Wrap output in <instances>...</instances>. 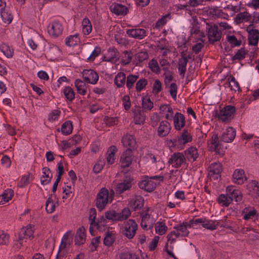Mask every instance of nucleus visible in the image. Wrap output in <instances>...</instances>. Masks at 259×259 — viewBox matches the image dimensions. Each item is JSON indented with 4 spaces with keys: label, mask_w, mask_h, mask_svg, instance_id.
Wrapping results in <instances>:
<instances>
[{
    "label": "nucleus",
    "mask_w": 259,
    "mask_h": 259,
    "mask_svg": "<svg viewBox=\"0 0 259 259\" xmlns=\"http://www.w3.org/2000/svg\"><path fill=\"white\" fill-rule=\"evenodd\" d=\"M112 194L109 195L108 190L103 188L98 193L96 199V206L100 210H102L105 208L107 204L111 202L113 200V194L114 192L112 191Z\"/></svg>",
    "instance_id": "f257e3e1"
},
{
    "label": "nucleus",
    "mask_w": 259,
    "mask_h": 259,
    "mask_svg": "<svg viewBox=\"0 0 259 259\" xmlns=\"http://www.w3.org/2000/svg\"><path fill=\"white\" fill-rule=\"evenodd\" d=\"M236 112V108L232 105H227L220 109L216 113V116L219 120L224 122L229 123L233 118Z\"/></svg>",
    "instance_id": "f03ea898"
},
{
    "label": "nucleus",
    "mask_w": 259,
    "mask_h": 259,
    "mask_svg": "<svg viewBox=\"0 0 259 259\" xmlns=\"http://www.w3.org/2000/svg\"><path fill=\"white\" fill-rule=\"evenodd\" d=\"M138 226L135 220L130 219L124 222L121 228V234L127 238L131 239L134 237Z\"/></svg>",
    "instance_id": "7ed1b4c3"
},
{
    "label": "nucleus",
    "mask_w": 259,
    "mask_h": 259,
    "mask_svg": "<svg viewBox=\"0 0 259 259\" xmlns=\"http://www.w3.org/2000/svg\"><path fill=\"white\" fill-rule=\"evenodd\" d=\"M192 141V137L190 134L186 130H184L181 135L177 138L171 140L169 143L171 146L175 147L179 150L184 148V145Z\"/></svg>",
    "instance_id": "20e7f679"
},
{
    "label": "nucleus",
    "mask_w": 259,
    "mask_h": 259,
    "mask_svg": "<svg viewBox=\"0 0 259 259\" xmlns=\"http://www.w3.org/2000/svg\"><path fill=\"white\" fill-rule=\"evenodd\" d=\"M152 210L150 208H148L146 210H143L141 213L142 218L141 226L146 230H149L153 227L155 220L151 217Z\"/></svg>",
    "instance_id": "39448f33"
},
{
    "label": "nucleus",
    "mask_w": 259,
    "mask_h": 259,
    "mask_svg": "<svg viewBox=\"0 0 259 259\" xmlns=\"http://www.w3.org/2000/svg\"><path fill=\"white\" fill-rule=\"evenodd\" d=\"M72 236L73 234L70 231H68L64 235L56 256V259H62L66 254L67 252H66L65 249L67 245L69 246L70 245L71 240L69 239V237L72 238Z\"/></svg>",
    "instance_id": "423d86ee"
},
{
    "label": "nucleus",
    "mask_w": 259,
    "mask_h": 259,
    "mask_svg": "<svg viewBox=\"0 0 259 259\" xmlns=\"http://www.w3.org/2000/svg\"><path fill=\"white\" fill-rule=\"evenodd\" d=\"M248 32V39L249 44L252 46H255L257 44L259 39V31L257 29H254V25L250 24L246 28Z\"/></svg>",
    "instance_id": "0eeeda50"
},
{
    "label": "nucleus",
    "mask_w": 259,
    "mask_h": 259,
    "mask_svg": "<svg viewBox=\"0 0 259 259\" xmlns=\"http://www.w3.org/2000/svg\"><path fill=\"white\" fill-rule=\"evenodd\" d=\"M186 162V159L182 153L177 152L171 155L168 160V162L175 168L181 167Z\"/></svg>",
    "instance_id": "6e6552de"
},
{
    "label": "nucleus",
    "mask_w": 259,
    "mask_h": 259,
    "mask_svg": "<svg viewBox=\"0 0 259 259\" xmlns=\"http://www.w3.org/2000/svg\"><path fill=\"white\" fill-rule=\"evenodd\" d=\"M206 29H208L207 34L210 42L213 43L220 40L222 33L221 31L219 30L218 26L216 25H208Z\"/></svg>",
    "instance_id": "1a4fd4ad"
},
{
    "label": "nucleus",
    "mask_w": 259,
    "mask_h": 259,
    "mask_svg": "<svg viewBox=\"0 0 259 259\" xmlns=\"http://www.w3.org/2000/svg\"><path fill=\"white\" fill-rule=\"evenodd\" d=\"M208 148L210 151H215L217 153L223 155L224 153L223 148L220 143L219 139L217 135H213L208 141Z\"/></svg>",
    "instance_id": "9d476101"
},
{
    "label": "nucleus",
    "mask_w": 259,
    "mask_h": 259,
    "mask_svg": "<svg viewBox=\"0 0 259 259\" xmlns=\"http://www.w3.org/2000/svg\"><path fill=\"white\" fill-rule=\"evenodd\" d=\"M222 170V165L220 162H214L208 167V176L210 179L218 180L221 177Z\"/></svg>",
    "instance_id": "9b49d317"
},
{
    "label": "nucleus",
    "mask_w": 259,
    "mask_h": 259,
    "mask_svg": "<svg viewBox=\"0 0 259 259\" xmlns=\"http://www.w3.org/2000/svg\"><path fill=\"white\" fill-rule=\"evenodd\" d=\"M62 25L58 21H54L50 23L48 27L49 34L54 37L60 35L63 31Z\"/></svg>",
    "instance_id": "f8f14e48"
},
{
    "label": "nucleus",
    "mask_w": 259,
    "mask_h": 259,
    "mask_svg": "<svg viewBox=\"0 0 259 259\" xmlns=\"http://www.w3.org/2000/svg\"><path fill=\"white\" fill-rule=\"evenodd\" d=\"M34 230V226L31 225L21 228L19 233V239L20 245L22 244L21 241L23 239L33 237Z\"/></svg>",
    "instance_id": "ddd939ff"
},
{
    "label": "nucleus",
    "mask_w": 259,
    "mask_h": 259,
    "mask_svg": "<svg viewBox=\"0 0 259 259\" xmlns=\"http://www.w3.org/2000/svg\"><path fill=\"white\" fill-rule=\"evenodd\" d=\"M82 77L86 82L93 84H96L99 79L98 74L91 69L84 70L82 72Z\"/></svg>",
    "instance_id": "4468645a"
},
{
    "label": "nucleus",
    "mask_w": 259,
    "mask_h": 259,
    "mask_svg": "<svg viewBox=\"0 0 259 259\" xmlns=\"http://www.w3.org/2000/svg\"><path fill=\"white\" fill-rule=\"evenodd\" d=\"M119 57V53L114 48H110L103 57V61L115 63Z\"/></svg>",
    "instance_id": "2eb2a0df"
},
{
    "label": "nucleus",
    "mask_w": 259,
    "mask_h": 259,
    "mask_svg": "<svg viewBox=\"0 0 259 259\" xmlns=\"http://www.w3.org/2000/svg\"><path fill=\"white\" fill-rule=\"evenodd\" d=\"M171 128L170 123L166 120H162L159 123L157 128V135L160 137L167 136L170 133Z\"/></svg>",
    "instance_id": "dca6fc26"
},
{
    "label": "nucleus",
    "mask_w": 259,
    "mask_h": 259,
    "mask_svg": "<svg viewBox=\"0 0 259 259\" xmlns=\"http://www.w3.org/2000/svg\"><path fill=\"white\" fill-rule=\"evenodd\" d=\"M126 34L131 37L138 39H142L147 35V31L143 28L128 29Z\"/></svg>",
    "instance_id": "f3484780"
},
{
    "label": "nucleus",
    "mask_w": 259,
    "mask_h": 259,
    "mask_svg": "<svg viewBox=\"0 0 259 259\" xmlns=\"http://www.w3.org/2000/svg\"><path fill=\"white\" fill-rule=\"evenodd\" d=\"M247 178L244 170L242 169H236L233 174V182L238 185L243 184Z\"/></svg>",
    "instance_id": "a211bd4d"
},
{
    "label": "nucleus",
    "mask_w": 259,
    "mask_h": 259,
    "mask_svg": "<svg viewBox=\"0 0 259 259\" xmlns=\"http://www.w3.org/2000/svg\"><path fill=\"white\" fill-rule=\"evenodd\" d=\"M236 136V130L232 127H228L223 133L221 139L226 143L232 142Z\"/></svg>",
    "instance_id": "6ab92c4d"
},
{
    "label": "nucleus",
    "mask_w": 259,
    "mask_h": 259,
    "mask_svg": "<svg viewBox=\"0 0 259 259\" xmlns=\"http://www.w3.org/2000/svg\"><path fill=\"white\" fill-rule=\"evenodd\" d=\"M174 125L175 128L177 131L181 130L185 125V117L183 114L181 113L177 112L173 117Z\"/></svg>",
    "instance_id": "aec40b11"
},
{
    "label": "nucleus",
    "mask_w": 259,
    "mask_h": 259,
    "mask_svg": "<svg viewBox=\"0 0 259 259\" xmlns=\"http://www.w3.org/2000/svg\"><path fill=\"white\" fill-rule=\"evenodd\" d=\"M156 183L151 179L146 178L139 183V187L147 192H152L156 187Z\"/></svg>",
    "instance_id": "412c9836"
},
{
    "label": "nucleus",
    "mask_w": 259,
    "mask_h": 259,
    "mask_svg": "<svg viewBox=\"0 0 259 259\" xmlns=\"http://www.w3.org/2000/svg\"><path fill=\"white\" fill-rule=\"evenodd\" d=\"M133 160L132 151L130 150H126L122 154L120 162L122 167H128L130 166Z\"/></svg>",
    "instance_id": "4be33fe9"
},
{
    "label": "nucleus",
    "mask_w": 259,
    "mask_h": 259,
    "mask_svg": "<svg viewBox=\"0 0 259 259\" xmlns=\"http://www.w3.org/2000/svg\"><path fill=\"white\" fill-rule=\"evenodd\" d=\"M181 56V57L179 59L178 62V71L180 75L184 77L186 71L188 59L185 52H182Z\"/></svg>",
    "instance_id": "5701e85b"
},
{
    "label": "nucleus",
    "mask_w": 259,
    "mask_h": 259,
    "mask_svg": "<svg viewBox=\"0 0 259 259\" xmlns=\"http://www.w3.org/2000/svg\"><path fill=\"white\" fill-rule=\"evenodd\" d=\"M189 225L188 222H183L181 224L175 225L174 227L175 231L176 232L178 236L180 237H186L189 234L188 228Z\"/></svg>",
    "instance_id": "b1692460"
},
{
    "label": "nucleus",
    "mask_w": 259,
    "mask_h": 259,
    "mask_svg": "<svg viewBox=\"0 0 259 259\" xmlns=\"http://www.w3.org/2000/svg\"><path fill=\"white\" fill-rule=\"evenodd\" d=\"M123 145L127 148L126 150H130L131 151L135 149L136 146V141L134 137L131 135L127 134L123 136L122 139Z\"/></svg>",
    "instance_id": "393cba45"
},
{
    "label": "nucleus",
    "mask_w": 259,
    "mask_h": 259,
    "mask_svg": "<svg viewBox=\"0 0 259 259\" xmlns=\"http://www.w3.org/2000/svg\"><path fill=\"white\" fill-rule=\"evenodd\" d=\"M134 113V120L136 124H144L146 115L144 112L139 107H136L133 109Z\"/></svg>",
    "instance_id": "a878e982"
},
{
    "label": "nucleus",
    "mask_w": 259,
    "mask_h": 259,
    "mask_svg": "<svg viewBox=\"0 0 259 259\" xmlns=\"http://www.w3.org/2000/svg\"><path fill=\"white\" fill-rule=\"evenodd\" d=\"M252 18V15L248 12L245 11L238 13L235 18V21L237 24H240L245 22H249L251 23Z\"/></svg>",
    "instance_id": "bb28decb"
},
{
    "label": "nucleus",
    "mask_w": 259,
    "mask_h": 259,
    "mask_svg": "<svg viewBox=\"0 0 259 259\" xmlns=\"http://www.w3.org/2000/svg\"><path fill=\"white\" fill-rule=\"evenodd\" d=\"M110 9L112 12L117 15H124L127 12V8L125 6L117 3L112 4Z\"/></svg>",
    "instance_id": "cd10ccee"
},
{
    "label": "nucleus",
    "mask_w": 259,
    "mask_h": 259,
    "mask_svg": "<svg viewBox=\"0 0 259 259\" xmlns=\"http://www.w3.org/2000/svg\"><path fill=\"white\" fill-rule=\"evenodd\" d=\"M186 159L187 158L191 162H194L196 160L198 157L197 149L194 147H191L185 151Z\"/></svg>",
    "instance_id": "c85d7f7f"
},
{
    "label": "nucleus",
    "mask_w": 259,
    "mask_h": 259,
    "mask_svg": "<svg viewBox=\"0 0 259 259\" xmlns=\"http://www.w3.org/2000/svg\"><path fill=\"white\" fill-rule=\"evenodd\" d=\"M85 241V229L83 227L79 228L76 234L75 243L77 245L83 244Z\"/></svg>",
    "instance_id": "c756f323"
},
{
    "label": "nucleus",
    "mask_w": 259,
    "mask_h": 259,
    "mask_svg": "<svg viewBox=\"0 0 259 259\" xmlns=\"http://www.w3.org/2000/svg\"><path fill=\"white\" fill-rule=\"evenodd\" d=\"M247 189L253 196H259V184L256 181H251L246 185Z\"/></svg>",
    "instance_id": "7c9ffc66"
},
{
    "label": "nucleus",
    "mask_w": 259,
    "mask_h": 259,
    "mask_svg": "<svg viewBox=\"0 0 259 259\" xmlns=\"http://www.w3.org/2000/svg\"><path fill=\"white\" fill-rule=\"evenodd\" d=\"M53 174L50 168L48 167H44L42 168V176L41 177L40 181L42 185H47L49 184L52 178Z\"/></svg>",
    "instance_id": "2f4dec72"
},
{
    "label": "nucleus",
    "mask_w": 259,
    "mask_h": 259,
    "mask_svg": "<svg viewBox=\"0 0 259 259\" xmlns=\"http://www.w3.org/2000/svg\"><path fill=\"white\" fill-rule=\"evenodd\" d=\"M126 79L125 74L123 72H119L115 75L114 82L117 87L120 88L124 86Z\"/></svg>",
    "instance_id": "473e14b6"
},
{
    "label": "nucleus",
    "mask_w": 259,
    "mask_h": 259,
    "mask_svg": "<svg viewBox=\"0 0 259 259\" xmlns=\"http://www.w3.org/2000/svg\"><path fill=\"white\" fill-rule=\"evenodd\" d=\"M77 92L81 95H85L87 93L88 87L83 81L76 79L74 82Z\"/></svg>",
    "instance_id": "72a5a7b5"
},
{
    "label": "nucleus",
    "mask_w": 259,
    "mask_h": 259,
    "mask_svg": "<svg viewBox=\"0 0 259 259\" xmlns=\"http://www.w3.org/2000/svg\"><path fill=\"white\" fill-rule=\"evenodd\" d=\"M132 183L129 181H123L118 183L115 188V191L117 193L121 194L124 191L129 190L132 187Z\"/></svg>",
    "instance_id": "f704fd0d"
},
{
    "label": "nucleus",
    "mask_w": 259,
    "mask_h": 259,
    "mask_svg": "<svg viewBox=\"0 0 259 259\" xmlns=\"http://www.w3.org/2000/svg\"><path fill=\"white\" fill-rule=\"evenodd\" d=\"M143 204L144 199L140 196H135L130 201V205L134 210L142 207Z\"/></svg>",
    "instance_id": "c9c22d12"
},
{
    "label": "nucleus",
    "mask_w": 259,
    "mask_h": 259,
    "mask_svg": "<svg viewBox=\"0 0 259 259\" xmlns=\"http://www.w3.org/2000/svg\"><path fill=\"white\" fill-rule=\"evenodd\" d=\"M1 18L5 23L10 24L13 20V16L8 9L4 8L0 11Z\"/></svg>",
    "instance_id": "e433bc0d"
},
{
    "label": "nucleus",
    "mask_w": 259,
    "mask_h": 259,
    "mask_svg": "<svg viewBox=\"0 0 259 259\" xmlns=\"http://www.w3.org/2000/svg\"><path fill=\"white\" fill-rule=\"evenodd\" d=\"M82 32L84 35L89 34L92 30V26L90 20L85 18L83 19L81 23Z\"/></svg>",
    "instance_id": "4c0bfd02"
},
{
    "label": "nucleus",
    "mask_w": 259,
    "mask_h": 259,
    "mask_svg": "<svg viewBox=\"0 0 259 259\" xmlns=\"http://www.w3.org/2000/svg\"><path fill=\"white\" fill-rule=\"evenodd\" d=\"M218 203L224 207L228 206L232 202V199L230 196L226 194H221L217 198Z\"/></svg>",
    "instance_id": "58836bf2"
},
{
    "label": "nucleus",
    "mask_w": 259,
    "mask_h": 259,
    "mask_svg": "<svg viewBox=\"0 0 259 259\" xmlns=\"http://www.w3.org/2000/svg\"><path fill=\"white\" fill-rule=\"evenodd\" d=\"M117 149L114 146H111L107 151V161L109 164H112L114 162L115 154L117 152Z\"/></svg>",
    "instance_id": "ea45409f"
},
{
    "label": "nucleus",
    "mask_w": 259,
    "mask_h": 259,
    "mask_svg": "<svg viewBox=\"0 0 259 259\" xmlns=\"http://www.w3.org/2000/svg\"><path fill=\"white\" fill-rule=\"evenodd\" d=\"M0 50L7 58L13 57L14 50L9 45L5 43L1 44Z\"/></svg>",
    "instance_id": "a19ab883"
},
{
    "label": "nucleus",
    "mask_w": 259,
    "mask_h": 259,
    "mask_svg": "<svg viewBox=\"0 0 259 259\" xmlns=\"http://www.w3.org/2000/svg\"><path fill=\"white\" fill-rule=\"evenodd\" d=\"M80 38L79 34L76 33L74 35H70L66 38L65 44L67 46L71 47L74 46L79 42Z\"/></svg>",
    "instance_id": "79ce46f5"
},
{
    "label": "nucleus",
    "mask_w": 259,
    "mask_h": 259,
    "mask_svg": "<svg viewBox=\"0 0 259 259\" xmlns=\"http://www.w3.org/2000/svg\"><path fill=\"white\" fill-rule=\"evenodd\" d=\"M139 78V76L131 74L126 77V86L128 90L133 88L134 85L137 80Z\"/></svg>",
    "instance_id": "37998d69"
},
{
    "label": "nucleus",
    "mask_w": 259,
    "mask_h": 259,
    "mask_svg": "<svg viewBox=\"0 0 259 259\" xmlns=\"http://www.w3.org/2000/svg\"><path fill=\"white\" fill-rule=\"evenodd\" d=\"M203 222L202 226L207 229L210 230H214L217 229V226L219 225V222L215 223V222L210 220H206L205 219H203Z\"/></svg>",
    "instance_id": "c03bdc74"
},
{
    "label": "nucleus",
    "mask_w": 259,
    "mask_h": 259,
    "mask_svg": "<svg viewBox=\"0 0 259 259\" xmlns=\"http://www.w3.org/2000/svg\"><path fill=\"white\" fill-rule=\"evenodd\" d=\"M72 124L70 121H67L64 122L61 126V132L64 135H68L72 133Z\"/></svg>",
    "instance_id": "a18cd8bd"
},
{
    "label": "nucleus",
    "mask_w": 259,
    "mask_h": 259,
    "mask_svg": "<svg viewBox=\"0 0 259 259\" xmlns=\"http://www.w3.org/2000/svg\"><path fill=\"white\" fill-rule=\"evenodd\" d=\"M56 208V205L53 199V195H51L47 199L46 203V209L47 212L53 213Z\"/></svg>",
    "instance_id": "49530a36"
},
{
    "label": "nucleus",
    "mask_w": 259,
    "mask_h": 259,
    "mask_svg": "<svg viewBox=\"0 0 259 259\" xmlns=\"http://www.w3.org/2000/svg\"><path fill=\"white\" fill-rule=\"evenodd\" d=\"M14 195V191L11 189L6 190L3 193L0 195L3 203H6L11 200Z\"/></svg>",
    "instance_id": "de8ad7c7"
},
{
    "label": "nucleus",
    "mask_w": 259,
    "mask_h": 259,
    "mask_svg": "<svg viewBox=\"0 0 259 259\" xmlns=\"http://www.w3.org/2000/svg\"><path fill=\"white\" fill-rule=\"evenodd\" d=\"M167 227L163 222H158L155 224V231L157 234L162 235L166 233Z\"/></svg>",
    "instance_id": "09e8293b"
},
{
    "label": "nucleus",
    "mask_w": 259,
    "mask_h": 259,
    "mask_svg": "<svg viewBox=\"0 0 259 259\" xmlns=\"http://www.w3.org/2000/svg\"><path fill=\"white\" fill-rule=\"evenodd\" d=\"M96 214H97V211L95 208H92L90 210L89 212V220L90 221V223H91V225H93V223H99V224L102 223V220H105V219L103 217H102L101 219V221H96Z\"/></svg>",
    "instance_id": "8fccbe9b"
},
{
    "label": "nucleus",
    "mask_w": 259,
    "mask_h": 259,
    "mask_svg": "<svg viewBox=\"0 0 259 259\" xmlns=\"http://www.w3.org/2000/svg\"><path fill=\"white\" fill-rule=\"evenodd\" d=\"M63 93L66 99L72 101L75 98V93L73 90L70 87H66L63 90Z\"/></svg>",
    "instance_id": "3c124183"
},
{
    "label": "nucleus",
    "mask_w": 259,
    "mask_h": 259,
    "mask_svg": "<svg viewBox=\"0 0 259 259\" xmlns=\"http://www.w3.org/2000/svg\"><path fill=\"white\" fill-rule=\"evenodd\" d=\"M118 221H122L126 220L131 214L130 210L128 208H123L121 212H117Z\"/></svg>",
    "instance_id": "603ef678"
},
{
    "label": "nucleus",
    "mask_w": 259,
    "mask_h": 259,
    "mask_svg": "<svg viewBox=\"0 0 259 259\" xmlns=\"http://www.w3.org/2000/svg\"><path fill=\"white\" fill-rule=\"evenodd\" d=\"M148 84V81L145 78L139 79L136 84V90L137 92H140L143 90Z\"/></svg>",
    "instance_id": "864d4df0"
},
{
    "label": "nucleus",
    "mask_w": 259,
    "mask_h": 259,
    "mask_svg": "<svg viewBox=\"0 0 259 259\" xmlns=\"http://www.w3.org/2000/svg\"><path fill=\"white\" fill-rule=\"evenodd\" d=\"M229 87L232 91H237L239 90V85L238 82L236 81L235 77L230 76L229 78Z\"/></svg>",
    "instance_id": "5fc2aeb1"
},
{
    "label": "nucleus",
    "mask_w": 259,
    "mask_h": 259,
    "mask_svg": "<svg viewBox=\"0 0 259 259\" xmlns=\"http://www.w3.org/2000/svg\"><path fill=\"white\" fill-rule=\"evenodd\" d=\"M115 240V237L110 232H108L104 239V244L107 246H111Z\"/></svg>",
    "instance_id": "6e6d98bb"
},
{
    "label": "nucleus",
    "mask_w": 259,
    "mask_h": 259,
    "mask_svg": "<svg viewBox=\"0 0 259 259\" xmlns=\"http://www.w3.org/2000/svg\"><path fill=\"white\" fill-rule=\"evenodd\" d=\"M120 259H140L138 255L130 251H125L120 255Z\"/></svg>",
    "instance_id": "4d7b16f0"
},
{
    "label": "nucleus",
    "mask_w": 259,
    "mask_h": 259,
    "mask_svg": "<svg viewBox=\"0 0 259 259\" xmlns=\"http://www.w3.org/2000/svg\"><path fill=\"white\" fill-rule=\"evenodd\" d=\"M101 52V49L100 47L96 46L91 55L87 58V60L90 62H93L100 54Z\"/></svg>",
    "instance_id": "13d9d810"
},
{
    "label": "nucleus",
    "mask_w": 259,
    "mask_h": 259,
    "mask_svg": "<svg viewBox=\"0 0 259 259\" xmlns=\"http://www.w3.org/2000/svg\"><path fill=\"white\" fill-rule=\"evenodd\" d=\"M149 67L152 71L157 74L160 73V68L158 65L157 61L155 59H152L149 62Z\"/></svg>",
    "instance_id": "bf43d9fd"
},
{
    "label": "nucleus",
    "mask_w": 259,
    "mask_h": 259,
    "mask_svg": "<svg viewBox=\"0 0 259 259\" xmlns=\"http://www.w3.org/2000/svg\"><path fill=\"white\" fill-rule=\"evenodd\" d=\"M132 54L131 52H128L126 51L123 53V56L121 59V64L123 65H126L128 64L132 61Z\"/></svg>",
    "instance_id": "052dcab7"
},
{
    "label": "nucleus",
    "mask_w": 259,
    "mask_h": 259,
    "mask_svg": "<svg viewBox=\"0 0 259 259\" xmlns=\"http://www.w3.org/2000/svg\"><path fill=\"white\" fill-rule=\"evenodd\" d=\"M160 121V117L157 113H153L150 117V124L153 127L157 126Z\"/></svg>",
    "instance_id": "680f3d73"
},
{
    "label": "nucleus",
    "mask_w": 259,
    "mask_h": 259,
    "mask_svg": "<svg viewBox=\"0 0 259 259\" xmlns=\"http://www.w3.org/2000/svg\"><path fill=\"white\" fill-rule=\"evenodd\" d=\"M9 235L4 231L0 230V245H7L9 242Z\"/></svg>",
    "instance_id": "e2e57ef3"
},
{
    "label": "nucleus",
    "mask_w": 259,
    "mask_h": 259,
    "mask_svg": "<svg viewBox=\"0 0 259 259\" xmlns=\"http://www.w3.org/2000/svg\"><path fill=\"white\" fill-rule=\"evenodd\" d=\"M142 107L145 109L151 110L153 107V103L149 98L145 97L142 99Z\"/></svg>",
    "instance_id": "0e129e2a"
},
{
    "label": "nucleus",
    "mask_w": 259,
    "mask_h": 259,
    "mask_svg": "<svg viewBox=\"0 0 259 259\" xmlns=\"http://www.w3.org/2000/svg\"><path fill=\"white\" fill-rule=\"evenodd\" d=\"M105 218L110 220L118 221V214L115 210L107 211L105 213Z\"/></svg>",
    "instance_id": "69168bd1"
},
{
    "label": "nucleus",
    "mask_w": 259,
    "mask_h": 259,
    "mask_svg": "<svg viewBox=\"0 0 259 259\" xmlns=\"http://www.w3.org/2000/svg\"><path fill=\"white\" fill-rule=\"evenodd\" d=\"M104 121L108 126H113L118 122V118L116 117L105 116Z\"/></svg>",
    "instance_id": "338daca9"
},
{
    "label": "nucleus",
    "mask_w": 259,
    "mask_h": 259,
    "mask_svg": "<svg viewBox=\"0 0 259 259\" xmlns=\"http://www.w3.org/2000/svg\"><path fill=\"white\" fill-rule=\"evenodd\" d=\"M105 164V161L104 160L100 159L95 164L93 167V171L95 173L98 174L103 169Z\"/></svg>",
    "instance_id": "774afa93"
}]
</instances>
